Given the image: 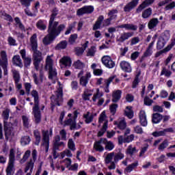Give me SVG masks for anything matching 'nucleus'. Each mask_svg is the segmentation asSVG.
Instances as JSON below:
<instances>
[{
  "label": "nucleus",
  "instance_id": "obj_15",
  "mask_svg": "<svg viewBox=\"0 0 175 175\" xmlns=\"http://www.w3.org/2000/svg\"><path fill=\"white\" fill-rule=\"evenodd\" d=\"M98 126L103 124V126H107L109 120H107V116H106V111H103L98 118Z\"/></svg>",
  "mask_w": 175,
  "mask_h": 175
},
{
  "label": "nucleus",
  "instance_id": "obj_9",
  "mask_svg": "<svg viewBox=\"0 0 175 175\" xmlns=\"http://www.w3.org/2000/svg\"><path fill=\"white\" fill-rule=\"evenodd\" d=\"M92 100H93V102H97L98 106H102L103 103H105L103 93L99 90V88H96L95 90L92 98Z\"/></svg>",
  "mask_w": 175,
  "mask_h": 175
},
{
  "label": "nucleus",
  "instance_id": "obj_56",
  "mask_svg": "<svg viewBox=\"0 0 175 175\" xmlns=\"http://www.w3.org/2000/svg\"><path fill=\"white\" fill-rule=\"evenodd\" d=\"M108 83H109V79H103V78H100V79H97L96 84H97V85H105Z\"/></svg>",
  "mask_w": 175,
  "mask_h": 175
},
{
  "label": "nucleus",
  "instance_id": "obj_10",
  "mask_svg": "<svg viewBox=\"0 0 175 175\" xmlns=\"http://www.w3.org/2000/svg\"><path fill=\"white\" fill-rule=\"evenodd\" d=\"M157 146H159V151H163L165 148H167V146H169V141H167V139H165L164 141L162 142L161 138L156 139L153 143V146L157 147Z\"/></svg>",
  "mask_w": 175,
  "mask_h": 175
},
{
  "label": "nucleus",
  "instance_id": "obj_24",
  "mask_svg": "<svg viewBox=\"0 0 175 175\" xmlns=\"http://www.w3.org/2000/svg\"><path fill=\"white\" fill-rule=\"evenodd\" d=\"M155 43V39L149 44L146 51L144 53V57H151L152 55V49L154 48V44Z\"/></svg>",
  "mask_w": 175,
  "mask_h": 175
},
{
  "label": "nucleus",
  "instance_id": "obj_17",
  "mask_svg": "<svg viewBox=\"0 0 175 175\" xmlns=\"http://www.w3.org/2000/svg\"><path fill=\"white\" fill-rule=\"evenodd\" d=\"M120 66L124 72L127 73H131L132 72V66H131V63L126 61H122L120 64Z\"/></svg>",
  "mask_w": 175,
  "mask_h": 175
},
{
  "label": "nucleus",
  "instance_id": "obj_52",
  "mask_svg": "<svg viewBox=\"0 0 175 175\" xmlns=\"http://www.w3.org/2000/svg\"><path fill=\"white\" fill-rule=\"evenodd\" d=\"M115 79H116V77H109V82L106 85H104V87H105V92H107V94H109V92H110V90H109V87H110V83Z\"/></svg>",
  "mask_w": 175,
  "mask_h": 175
},
{
  "label": "nucleus",
  "instance_id": "obj_19",
  "mask_svg": "<svg viewBox=\"0 0 175 175\" xmlns=\"http://www.w3.org/2000/svg\"><path fill=\"white\" fill-rule=\"evenodd\" d=\"M138 4L139 0H133L124 6V12H131V10L135 9Z\"/></svg>",
  "mask_w": 175,
  "mask_h": 175
},
{
  "label": "nucleus",
  "instance_id": "obj_26",
  "mask_svg": "<svg viewBox=\"0 0 175 175\" xmlns=\"http://www.w3.org/2000/svg\"><path fill=\"white\" fill-rule=\"evenodd\" d=\"M85 124H91L94 121V114L91 113L90 111L86 112L83 116Z\"/></svg>",
  "mask_w": 175,
  "mask_h": 175
},
{
  "label": "nucleus",
  "instance_id": "obj_48",
  "mask_svg": "<svg viewBox=\"0 0 175 175\" xmlns=\"http://www.w3.org/2000/svg\"><path fill=\"white\" fill-rule=\"evenodd\" d=\"M22 121L23 123V126L25 128H29V118L27 116H22Z\"/></svg>",
  "mask_w": 175,
  "mask_h": 175
},
{
  "label": "nucleus",
  "instance_id": "obj_54",
  "mask_svg": "<svg viewBox=\"0 0 175 175\" xmlns=\"http://www.w3.org/2000/svg\"><path fill=\"white\" fill-rule=\"evenodd\" d=\"M12 72L14 81H20V72H18V71H17L16 70H12Z\"/></svg>",
  "mask_w": 175,
  "mask_h": 175
},
{
  "label": "nucleus",
  "instance_id": "obj_13",
  "mask_svg": "<svg viewBox=\"0 0 175 175\" xmlns=\"http://www.w3.org/2000/svg\"><path fill=\"white\" fill-rule=\"evenodd\" d=\"M174 130L173 128L170 127L168 129H165L163 131H154L152 133L153 137H159L161 136H166V133H173Z\"/></svg>",
  "mask_w": 175,
  "mask_h": 175
},
{
  "label": "nucleus",
  "instance_id": "obj_58",
  "mask_svg": "<svg viewBox=\"0 0 175 175\" xmlns=\"http://www.w3.org/2000/svg\"><path fill=\"white\" fill-rule=\"evenodd\" d=\"M15 161H16V158H15V155H14V149H11L10 150L9 161L14 162Z\"/></svg>",
  "mask_w": 175,
  "mask_h": 175
},
{
  "label": "nucleus",
  "instance_id": "obj_38",
  "mask_svg": "<svg viewBox=\"0 0 175 175\" xmlns=\"http://www.w3.org/2000/svg\"><path fill=\"white\" fill-rule=\"evenodd\" d=\"M124 113L125 116H126L128 118H133V111L132 110V107H126Z\"/></svg>",
  "mask_w": 175,
  "mask_h": 175
},
{
  "label": "nucleus",
  "instance_id": "obj_29",
  "mask_svg": "<svg viewBox=\"0 0 175 175\" xmlns=\"http://www.w3.org/2000/svg\"><path fill=\"white\" fill-rule=\"evenodd\" d=\"M8 64V55L6 51H2L0 53V65Z\"/></svg>",
  "mask_w": 175,
  "mask_h": 175
},
{
  "label": "nucleus",
  "instance_id": "obj_6",
  "mask_svg": "<svg viewBox=\"0 0 175 175\" xmlns=\"http://www.w3.org/2000/svg\"><path fill=\"white\" fill-rule=\"evenodd\" d=\"M53 57L54 55H48L46 59L45 68L46 70H49V79H53L57 76V70L54 68V62L53 61Z\"/></svg>",
  "mask_w": 175,
  "mask_h": 175
},
{
  "label": "nucleus",
  "instance_id": "obj_1",
  "mask_svg": "<svg viewBox=\"0 0 175 175\" xmlns=\"http://www.w3.org/2000/svg\"><path fill=\"white\" fill-rule=\"evenodd\" d=\"M65 29L64 25H58L57 23H50L48 29V34L43 38V44L46 46L51 44L62 31Z\"/></svg>",
  "mask_w": 175,
  "mask_h": 175
},
{
  "label": "nucleus",
  "instance_id": "obj_47",
  "mask_svg": "<svg viewBox=\"0 0 175 175\" xmlns=\"http://www.w3.org/2000/svg\"><path fill=\"white\" fill-rule=\"evenodd\" d=\"M165 44H166V41L159 38L157 42V48L158 50H161V49H163V47H165Z\"/></svg>",
  "mask_w": 175,
  "mask_h": 175
},
{
  "label": "nucleus",
  "instance_id": "obj_43",
  "mask_svg": "<svg viewBox=\"0 0 175 175\" xmlns=\"http://www.w3.org/2000/svg\"><path fill=\"white\" fill-rule=\"evenodd\" d=\"M117 10H112L109 13V18H107V21L108 23H110V21H112V20H114V18H116L117 17Z\"/></svg>",
  "mask_w": 175,
  "mask_h": 175
},
{
  "label": "nucleus",
  "instance_id": "obj_37",
  "mask_svg": "<svg viewBox=\"0 0 175 175\" xmlns=\"http://www.w3.org/2000/svg\"><path fill=\"white\" fill-rule=\"evenodd\" d=\"M42 59H33V65L36 70H40L41 68H43V65L40 64Z\"/></svg>",
  "mask_w": 175,
  "mask_h": 175
},
{
  "label": "nucleus",
  "instance_id": "obj_16",
  "mask_svg": "<svg viewBox=\"0 0 175 175\" xmlns=\"http://www.w3.org/2000/svg\"><path fill=\"white\" fill-rule=\"evenodd\" d=\"M139 122L142 126H147L148 122L147 121V114L146 111L141 110L139 113Z\"/></svg>",
  "mask_w": 175,
  "mask_h": 175
},
{
  "label": "nucleus",
  "instance_id": "obj_14",
  "mask_svg": "<svg viewBox=\"0 0 175 175\" xmlns=\"http://www.w3.org/2000/svg\"><path fill=\"white\" fill-rule=\"evenodd\" d=\"M104 138H100L98 141L94 142L93 145V150L98 152H103L105 151V147L102 146L103 144Z\"/></svg>",
  "mask_w": 175,
  "mask_h": 175
},
{
  "label": "nucleus",
  "instance_id": "obj_22",
  "mask_svg": "<svg viewBox=\"0 0 175 175\" xmlns=\"http://www.w3.org/2000/svg\"><path fill=\"white\" fill-rule=\"evenodd\" d=\"M114 125H116L119 129L124 130L126 128V122H125V119L120 118L118 120L113 122Z\"/></svg>",
  "mask_w": 175,
  "mask_h": 175
},
{
  "label": "nucleus",
  "instance_id": "obj_4",
  "mask_svg": "<svg viewBox=\"0 0 175 175\" xmlns=\"http://www.w3.org/2000/svg\"><path fill=\"white\" fill-rule=\"evenodd\" d=\"M36 33H34L30 38V46L32 51H33V59H42V53L38 51V38Z\"/></svg>",
  "mask_w": 175,
  "mask_h": 175
},
{
  "label": "nucleus",
  "instance_id": "obj_5",
  "mask_svg": "<svg viewBox=\"0 0 175 175\" xmlns=\"http://www.w3.org/2000/svg\"><path fill=\"white\" fill-rule=\"evenodd\" d=\"M57 84L59 88L51 97V99L53 105L60 106L59 102H62V96H64L63 86L59 81L57 82Z\"/></svg>",
  "mask_w": 175,
  "mask_h": 175
},
{
  "label": "nucleus",
  "instance_id": "obj_55",
  "mask_svg": "<svg viewBox=\"0 0 175 175\" xmlns=\"http://www.w3.org/2000/svg\"><path fill=\"white\" fill-rule=\"evenodd\" d=\"M133 131L135 133H137V135H143L144 133L143 128L139 125L134 126Z\"/></svg>",
  "mask_w": 175,
  "mask_h": 175
},
{
  "label": "nucleus",
  "instance_id": "obj_49",
  "mask_svg": "<svg viewBox=\"0 0 175 175\" xmlns=\"http://www.w3.org/2000/svg\"><path fill=\"white\" fill-rule=\"evenodd\" d=\"M68 148L71 150V151H76V145L72 139H70L68 142Z\"/></svg>",
  "mask_w": 175,
  "mask_h": 175
},
{
  "label": "nucleus",
  "instance_id": "obj_30",
  "mask_svg": "<svg viewBox=\"0 0 175 175\" xmlns=\"http://www.w3.org/2000/svg\"><path fill=\"white\" fill-rule=\"evenodd\" d=\"M64 122L66 125H70L71 130L76 129V128H77L76 120H75L73 118L72 119L69 118L68 120H66Z\"/></svg>",
  "mask_w": 175,
  "mask_h": 175
},
{
  "label": "nucleus",
  "instance_id": "obj_40",
  "mask_svg": "<svg viewBox=\"0 0 175 175\" xmlns=\"http://www.w3.org/2000/svg\"><path fill=\"white\" fill-rule=\"evenodd\" d=\"M151 14H152V9L149 8L145 10L142 12V16L143 18H148V17H150V16H151Z\"/></svg>",
  "mask_w": 175,
  "mask_h": 175
},
{
  "label": "nucleus",
  "instance_id": "obj_42",
  "mask_svg": "<svg viewBox=\"0 0 175 175\" xmlns=\"http://www.w3.org/2000/svg\"><path fill=\"white\" fill-rule=\"evenodd\" d=\"M160 39H162L163 40L167 42V40L170 39V32H169V31H165L163 33H161Z\"/></svg>",
  "mask_w": 175,
  "mask_h": 175
},
{
  "label": "nucleus",
  "instance_id": "obj_7",
  "mask_svg": "<svg viewBox=\"0 0 175 175\" xmlns=\"http://www.w3.org/2000/svg\"><path fill=\"white\" fill-rule=\"evenodd\" d=\"M50 136H53V129H50L49 131H42V147L45 148L46 152L49 151V147L50 146Z\"/></svg>",
  "mask_w": 175,
  "mask_h": 175
},
{
  "label": "nucleus",
  "instance_id": "obj_25",
  "mask_svg": "<svg viewBox=\"0 0 175 175\" xmlns=\"http://www.w3.org/2000/svg\"><path fill=\"white\" fill-rule=\"evenodd\" d=\"M94 92H95V90L94 89L92 90L85 89L82 96L83 99H84V100H90V97L92 96Z\"/></svg>",
  "mask_w": 175,
  "mask_h": 175
},
{
  "label": "nucleus",
  "instance_id": "obj_2",
  "mask_svg": "<svg viewBox=\"0 0 175 175\" xmlns=\"http://www.w3.org/2000/svg\"><path fill=\"white\" fill-rule=\"evenodd\" d=\"M31 96L34 98V106L33 107V114L34 116L35 122L39 124L42 120V115L40 110H39V93L38 91L33 90L31 92Z\"/></svg>",
  "mask_w": 175,
  "mask_h": 175
},
{
  "label": "nucleus",
  "instance_id": "obj_62",
  "mask_svg": "<svg viewBox=\"0 0 175 175\" xmlns=\"http://www.w3.org/2000/svg\"><path fill=\"white\" fill-rule=\"evenodd\" d=\"M23 60L25 62V66L26 68H28V66H29V65H31V62H32L31 57H29L23 58Z\"/></svg>",
  "mask_w": 175,
  "mask_h": 175
},
{
  "label": "nucleus",
  "instance_id": "obj_27",
  "mask_svg": "<svg viewBox=\"0 0 175 175\" xmlns=\"http://www.w3.org/2000/svg\"><path fill=\"white\" fill-rule=\"evenodd\" d=\"M12 64L16 65V66L23 68V60L20 57V55H16L12 57Z\"/></svg>",
  "mask_w": 175,
  "mask_h": 175
},
{
  "label": "nucleus",
  "instance_id": "obj_46",
  "mask_svg": "<svg viewBox=\"0 0 175 175\" xmlns=\"http://www.w3.org/2000/svg\"><path fill=\"white\" fill-rule=\"evenodd\" d=\"M73 154H72V152L69 150L68 149L65 150L62 152L60 153V157L62 159L65 158V157H71Z\"/></svg>",
  "mask_w": 175,
  "mask_h": 175
},
{
  "label": "nucleus",
  "instance_id": "obj_8",
  "mask_svg": "<svg viewBox=\"0 0 175 175\" xmlns=\"http://www.w3.org/2000/svg\"><path fill=\"white\" fill-rule=\"evenodd\" d=\"M79 78V84L82 87H87L88 81L91 79V72L89 71L81 70L77 75Z\"/></svg>",
  "mask_w": 175,
  "mask_h": 175
},
{
  "label": "nucleus",
  "instance_id": "obj_21",
  "mask_svg": "<svg viewBox=\"0 0 175 175\" xmlns=\"http://www.w3.org/2000/svg\"><path fill=\"white\" fill-rule=\"evenodd\" d=\"M103 144H105L104 150H107V151H113L114 150V143L111 141L107 140V139L104 138L103 139Z\"/></svg>",
  "mask_w": 175,
  "mask_h": 175
},
{
  "label": "nucleus",
  "instance_id": "obj_18",
  "mask_svg": "<svg viewBox=\"0 0 175 175\" xmlns=\"http://www.w3.org/2000/svg\"><path fill=\"white\" fill-rule=\"evenodd\" d=\"M33 78L35 84L37 85L42 84V83H43V80H44V73L43 72V70H40V79H38V75L35 72L33 73Z\"/></svg>",
  "mask_w": 175,
  "mask_h": 175
},
{
  "label": "nucleus",
  "instance_id": "obj_59",
  "mask_svg": "<svg viewBox=\"0 0 175 175\" xmlns=\"http://www.w3.org/2000/svg\"><path fill=\"white\" fill-rule=\"evenodd\" d=\"M77 36H78L76 33L71 35L69 38L68 42L70 44H73L74 43H75L76 40H77Z\"/></svg>",
  "mask_w": 175,
  "mask_h": 175
},
{
  "label": "nucleus",
  "instance_id": "obj_57",
  "mask_svg": "<svg viewBox=\"0 0 175 175\" xmlns=\"http://www.w3.org/2000/svg\"><path fill=\"white\" fill-rule=\"evenodd\" d=\"M161 76L164 75L166 77H170L172 76V71L163 68L161 72Z\"/></svg>",
  "mask_w": 175,
  "mask_h": 175
},
{
  "label": "nucleus",
  "instance_id": "obj_34",
  "mask_svg": "<svg viewBox=\"0 0 175 175\" xmlns=\"http://www.w3.org/2000/svg\"><path fill=\"white\" fill-rule=\"evenodd\" d=\"M61 64L64 65V66H70L72 65V60L70 57L65 56L60 59Z\"/></svg>",
  "mask_w": 175,
  "mask_h": 175
},
{
  "label": "nucleus",
  "instance_id": "obj_63",
  "mask_svg": "<svg viewBox=\"0 0 175 175\" xmlns=\"http://www.w3.org/2000/svg\"><path fill=\"white\" fill-rule=\"evenodd\" d=\"M174 46H175V39L172 41L171 44L164 49V51H170Z\"/></svg>",
  "mask_w": 175,
  "mask_h": 175
},
{
  "label": "nucleus",
  "instance_id": "obj_51",
  "mask_svg": "<svg viewBox=\"0 0 175 175\" xmlns=\"http://www.w3.org/2000/svg\"><path fill=\"white\" fill-rule=\"evenodd\" d=\"M95 53H96V48H95V46H92L88 50L87 56L94 57V55H95Z\"/></svg>",
  "mask_w": 175,
  "mask_h": 175
},
{
  "label": "nucleus",
  "instance_id": "obj_39",
  "mask_svg": "<svg viewBox=\"0 0 175 175\" xmlns=\"http://www.w3.org/2000/svg\"><path fill=\"white\" fill-rule=\"evenodd\" d=\"M14 170V162L8 161V164L5 170L6 173L12 174Z\"/></svg>",
  "mask_w": 175,
  "mask_h": 175
},
{
  "label": "nucleus",
  "instance_id": "obj_60",
  "mask_svg": "<svg viewBox=\"0 0 175 175\" xmlns=\"http://www.w3.org/2000/svg\"><path fill=\"white\" fill-rule=\"evenodd\" d=\"M118 107V105H117V104H112L109 107V110H110L111 113L112 114V116H114V114H116V111H117V108Z\"/></svg>",
  "mask_w": 175,
  "mask_h": 175
},
{
  "label": "nucleus",
  "instance_id": "obj_35",
  "mask_svg": "<svg viewBox=\"0 0 175 175\" xmlns=\"http://www.w3.org/2000/svg\"><path fill=\"white\" fill-rule=\"evenodd\" d=\"M119 28H125V29L136 31L137 29V26L133 24H124L119 26Z\"/></svg>",
  "mask_w": 175,
  "mask_h": 175
},
{
  "label": "nucleus",
  "instance_id": "obj_61",
  "mask_svg": "<svg viewBox=\"0 0 175 175\" xmlns=\"http://www.w3.org/2000/svg\"><path fill=\"white\" fill-rule=\"evenodd\" d=\"M33 0H20V2L23 6H25V8H29L31 6V2Z\"/></svg>",
  "mask_w": 175,
  "mask_h": 175
},
{
  "label": "nucleus",
  "instance_id": "obj_41",
  "mask_svg": "<svg viewBox=\"0 0 175 175\" xmlns=\"http://www.w3.org/2000/svg\"><path fill=\"white\" fill-rule=\"evenodd\" d=\"M34 137L36 139L35 144L36 146H39V144L40 143L41 137H40V133L39 131L36 130L34 131Z\"/></svg>",
  "mask_w": 175,
  "mask_h": 175
},
{
  "label": "nucleus",
  "instance_id": "obj_11",
  "mask_svg": "<svg viewBox=\"0 0 175 175\" xmlns=\"http://www.w3.org/2000/svg\"><path fill=\"white\" fill-rule=\"evenodd\" d=\"M102 63L109 69H113L116 66V62L109 55H105L101 58Z\"/></svg>",
  "mask_w": 175,
  "mask_h": 175
},
{
  "label": "nucleus",
  "instance_id": "obj_44",
  "mask_svg": "<svg viewBox=\"0 0 175 175\" xmlns=\"http://www.w3.org/2000/svg\"><path fill=\"white\" fill-rule=\"evenodd\" d=\"M73 66L74 68H75V69H83V68H84L85 65L81 61L77 60L74 62Z\"/></svg>",
  "mask_w": 175,
  "mask_h": 175
},
{
  "label": "nucleus",
  "instance_id": "obj_36",
  "mask_svg": "<svg viewBox=\"0 0 175 175\" xmlns=\"http://www.w3.org/2000/svg\"><path fill=\"white\" fill-rule=\"evenodd\" d=\"M29 143H31V137H29V136L26 135L21 137V146H28Z\"/></svg>",
  "mask_w": 175,
  "mask_h": 175
},
{
  "label": "nucleus",
  "instance_id": "obj_33",
  "mask_svg": "<svg viewBox=\"0 0 175 175\" xmlns=\"http://www.w3.org/2000/svg\"><path fill=\"white\" fill-rule=\"evenodd\" d=\"M162 118H163V116L159 113H154L152 116V122L153 124H159L161 121H162Z\"/></svg>",
  "mask_w": 175,
  "mask_h": 175
},
{
  "label": "nucleus",
  "instance_id": "obj_45",
  "mask_svg": "<svg viewBox=\"0 0 175 175\" xmlns=\"http://www.w3.org/2000/svg\"><path fill=\"white\" fill-rule=\"evenodd\" d=\"M31 155V150H27L22 159L20 160V163L23 164V163H25V162H27V159H28L29 158V156Z\"/></svg>",
  "mask_w": 175,
  "mask_h": 175
},
{
  "label": "nucleus",
  "instance_id": "obj_31",
  "mask_svg": "<svg viewBox=\"0 0 175 175\" xmlns=\"http://www.w3.org/2000/svg\"><path fill=\"white\" fill-rule=\"evenodd\" d=\"M133 36V33L128 32V33H124L120 35V37L118 38V42H125V40H127V39H129V38H132Z\"/></svg>",
  "mask_w": 175,
  "mask_h": 175
},
{
  "label": "nucleus",
  "instance_id": "obj_50",
  "mask_svg": "<svg viewBox=\"0 0 175 175\" xmlns=\"http://www.w3.org/2000/svg\"><path fill=\"white\" fill-rule=\"evenodd\" d=\"M136 152H137L136 148L132 147V145L129 146L126 150V154H129V155H133V154H136Z\"/></svg>",
  "mask_w": 175,
  "mask_h": 175
},
{
  "label": "nucleus",
  "instance_id": "obj_28",
  "mask_svg": "<svg viewBox=\"0 0 175 175\" xmlns=\"http://www.w3.org/2000/svg\"><path fill=\"white\" fill-rule=\"evenodd\" d=\"M139 166L138 162L133 163L130 165H129L125 169H124V173L126 174H128V173H131V172H133L134 169H136Z\"/></svg>",
  "mask_w": 175,
  "mask_h": 175
},
{
  "label": "nucleus",
  "instance_id": "obj_64",
  "mask_svg": "<svg viewBox=\"0 0 175 175\" xmlns=\"http://www.w3.org/2000/svg\"><path fill=\"white\" fill-rule=\"evenodd\" d=\"M175 2L172 1L165 7V10H172V9H174Z\"/></svg>",
  "mask_w": 175,
  "mask_h": 175
},
{
  "label": "nucleus",
  "instance_id": "obj_12",
  "mask_svg": "<svg viewBox=\"0 0 175 175\" xmlns=\"http://www.w3.org/2000/svg\"><path fill=\"white\" fill-rule=\"evenodd\" d=\"M94 12V7L91 5H86L77 11V16H83L84 14H90Z\"/></svg>",
  "mask_w": 175,
  "mask_h": 175
},
{
  "label": "nucleus",
  "instance_id": "obj_20",
  "mask_svg": "<svg viewBox=\"0 0 175 175\" xmlns=\"http://www.w3.org/2000/svg\"><path fill=\"white\" fill-rule=\"evenodd\" d=\"M154 1H155V0H145L137 8V10H136L137 13H141L142 10H143L144 9H146V8H147L148 6H150V5H152V3H154Z\"/></svg>",
  "mask_w": 175,
  "mask_h": 175
},
{
  "label": "nucleus",
  "instance_id": "obj_32",
  "mask_svg": "<svg viewBox=\"0 0 175 175\" xmlns=\"http://www.w3.org/2000/svg\"><path fill=\"white\" fill-rule=\"evenodd\" d=\"M114 157H115V153L114 152L107 153L106 157H105V163L106 165H109L111 162H113V159L114 161Z\"/></svg>",
  "mask_w": 175,
  "mask_h": 175
},
{
  "label": "nucleus",
  "instance_id": "obj_3",
  "mask_svg": "<svg viewBox=\"0 0 175 175\" xmlns=\"http://www.w3.org/2000/svg\"><path fill=\"white\" fill-rule=\"evenodd\" d=\"M9 114H10V109H5L3 111L2 117L4 120V131L5 138L9 139V136L12 135V124L11 123H8V120H9Z\"/></svg>",
  "mask_w": 175,
  "mask_h": 175
},
{
  "label": "nucleus",
  "instance_id": "obj_53",
  "mask_svg": "<svg viewBox=\"0 0 175 175\" xmlns=\"http://www.w3.org/2000/svg\"><path fill=\"white\" fill-rule=\"evenodd\" d=\"M124 154L121 152H118L116 154H115L114 157V161L117 163L118 161H121V159H124Z\"/></svg>",
  "mask_w": 175,
  "mask_h": 175
},
{
  "label": "nucleus",
  "instance_id": "obj_23",
  "mask_svg": "<svg viewBox=\"0 0 175 175\" xmlns=\"http://www.w3.org/2000/svg\"><path fill=\"white\" fill-rule=\"evenodd\" d=\"M122 94V92L120 90L113 91L112 94V102L114 103L118 102L121 99Z\"/></svg>",
  "mask_w": 175,
  "mask_h": 175
}]
</instances>
